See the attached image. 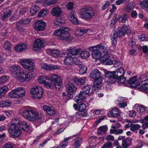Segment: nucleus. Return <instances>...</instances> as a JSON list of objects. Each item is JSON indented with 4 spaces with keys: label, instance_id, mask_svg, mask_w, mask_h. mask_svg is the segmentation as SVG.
<instances>
[{
    "label": "nucleus",
    "instance_id": "nucleus-1",
    "mask_svg": "<svg viewBox=\"0 0 148 148\" xmlns=\"http://www.w3.org/2000/svg\"><path fill=\"white\" fill-rule=\"evenodd\" d=\"M49 80L51 81L50 83L47 82L45 86L47 88L51 89L55 88L59 90L62 85V82L60 77L57 74H50L48 75Z\"/></svg>",
    "mask_w": 148,
    "mask_h": 148
},
{
    "label": "nucleus",
    "instance_id": "nucleus-2",
    "mask_svg": "<svg viewBox=\"0 0 148 148\" xmlns=\"http://www.w3.org/2000/svg\"><path fill=\"white\" fill-rule=\"evenodd\" d=\"M69 29L67 27H62L55 31L53 33L54 35L58 36L61 40L69 42L73 39V37L68 32Z\"/></svg>",
    "mask_w": 148,
    "mask_h": 148
},
{
    "label": "nucleus",
    "instance_id": "nucleus-3",
    "mask_svg": "<svg viewBox=\"0 0 148 148\" xmlns=\"http://www.w3.org/2000/svg\"><path fill=\"white\" fill-rule=\"evenodd\" d=\"M23 115L26 119L31 121L40 119L42 117L41 113L39 114L33 110L27 109L24 110Z\"/></svg>",
    "mask_w": 148,
    "mask_h": 148
},
{
    "label": "nucleus",
    "instance_id": "nucleus-4",
    "mask_svg": "<svg viewBox=\"0 0 148 148\" xmlns=\"http://www.w3.org/2000/svg\"><path fill=\"white\" fill-rule=\"evenodd\" d=\"M81 15L86 20H90L95 15V11L92 8L88 6L85 7L81 10Z\"/></svg>",
    "mask_w": 148,
    "mask_h": 148
},
{
    "label": "nucleus",
    "instance_id": "nucleus-5",
    "mask_svg": "<svg viewBox=\"0 0 148 148\" xmlns=\"http://www.w3.org/2000/svg\"><path fill=\"white\" fill-rule=\"evenodd\" d=\"M20 63L23 67L30 72H33L35 69V64L30 59L26 58L21 60Z\"/></svg>",
    "mask_w": 148,
    "mask_h": 148
},
{
    "label": "nucleus",
    "instance_id": "nucleus-6",
    "mask_svg": "<svg viewBox=\"0 0 148 148\" xmlns=\"http://www.w3.org/2000/svg\"><path fill=\"white\" fill-rule=\"evenodd\" d=\"M90 76L91 78L95 79L94 85L95 86L101 84L102 79L101 77V73L97 69H95L92 71L90 73Z\"/></svg>",
    "mask_w": 148,
    "mask_h": 148
},
{
    "label": "nucleus",
    "instance_id": "nucleus-7",
    "mask_svg": "<svg viewBox=\"0 0 148 148\" xmlns=\"http://www.w3.org/2000/svg\"><path fill=\"white\" fill-rule=\"evenodd\" d=\"M18 74V76H15V78L21 82L29 81L32 77V75L26 71H22Z\"/></svg>",
    "mask_w": 148,
    "mask_h": 148
},
{
    "label": "nucleus",
    "instance_id": "nucleus-8",
    "mask_svg": "<svg viewBox=\"0 0 148 148\" xmlns=\"http://www.w3.org/2000/svg\"><path fill=\"white\" fill-rule=\"evenodd\" d=\"M42 89L40 87L35 86L32 88L30 92L32 96L36 99H40L42 96Z\"/></svg>",
    "mask_w": 148,
    "mask_h": 148
},
{
    "label": "nucleus",
    "instance_id": "nucleus-9",
    "mask_svg": "<svg viewBox=\"0 0 148 148\" xmlns=\"http://www.w3.org/2000/svg\"><path fill=\"white\" fill-rule=\"evenodd\" d=\"M46 26V23L42 20L36 21L33 25L34 29L37 31H41L44 30Z\"/></svg>",
    "mask_w": 148,
    "mask_h": 148
},
{
    "label": "nucleus",
    "instance_id": "nucleus-10",
    "mask_svg": "<svg viewBox=\"0 0 148 148\" xmlns=\"http://www.w3.org/2000/svg\"><path fill=\"white\" fill-rule=\"evenodd\" d=\"M66 89L68 95H72L74 94L77 89L73 81L68 83L66 85Z\"/></svg>",
    "mask_w": 148,
    "mask_h": 148
},
{
    "label": "nucleus",
    "instance_id": "nucleus-11",
    "mask_svg": "<svg viewBox=\"0 0 148 148\" xmlns=\"http://www.w3.org/2000/svg\"><path fill=\"white\" fill-rule=\"evenodd\" d=\"M103 71L105 73V76L108 78V82L109 83L111 84L116 82L114 72L108 71L104 69H103Z\"/></svg>",
    "mask_w": 148,
    "mask_h": 148
},
{
    "label": "nucleus",
    "instance_id": "nucleus-12",
    "mask_svg": "<svg viewBox=\"0 0 148 148\" xmlns=\"http://www.w3.org/2000/svg\"><path fill=\"white\" fill-rule=\"evenodd\" d=\"M8 131L11 135L16 138L19 137L22 133L21 130L18 127H10Z\"/></svg>",
    "mask_w": 148,
    "mask_h": 148
},
{
    "label": "nucleus",
    "instance_id": "nucleus-13",
    "mask_svg": "<svg viewBox=\"0 0 148 148\" xmlns=\"http://www.w3.org/2000/svg\"><path fill=\"white\" fill-rule=\"evenodd\" d=\"M22 69L21 66L18 65H13L10 68V71L12 75L15 78L16 75L18 76V74L20 73V72H21V71L22 70Z\"/></svg>",
    "mask_w": 148,
    "mask_h": 148
},
{
    "label": "nucleus",
    "instance_id": "nucleus-14",
    "mask_svg": "<svg viewBox=\"0 0 148 148\" xmlns=\"http://www.w3.org/2000/svg\"><path fill=\"white\" fill-rule=\"evenodd\" d=\"M81 52V49L75 47H71L66 51L67 54H71L72 55H78Z\"/></svg>",
    "mask_w": 148,
    "mask_h": 148
},
{
    "label": "nucleus",
    "instance_id": "nucleus-15",
    "mask_svg": "<svg viewBox=\"0 0 148 148\" xmlns=\"http://www.w3.org/2000/svg\"><path fill=\"white\" fill-rule=\"evenodd\" d=\"M100 60L101 62L105 65H110L113 64V61L110 59V56L107 53L102 56L100 58Z\"/></svg>",
    "mask_w": 148,
    "mask_h": 148
},
{
    "label": "nucleus",
    "instance_id": "nucleus-16",
    "mask_svg": "<svg viewBox=\"0 0 148 148\" xmlns=\"http://www.w3.org/2000/svg\"><path fill=\"white\" fill-rule=\"evenodd\" d=\"M41 66L42 69L49 71L58 70L60 68L59 65H49L45 63H42Z\"/></svg>",
    "mask_w": 148,
    "mask_h": 148
},
{
    "label": "nucleus",
    "instance_id": "nucleus-17",
    "mask_svg": "<svg viewBox=\"0 0 148 148\" xmlns=\"http://www.w3.org/2000/svg\"><path fill=\"white\" fill-rule=\"evenodd\" d=\"M44 45V41L40 39H38L34 42L33 50L36 51L40 50Z\"/></svg>",
    "mask_w": 148,
    "mask_h": 148
},
{
    "label": "nucleus",
    "instance_id": "nucleus-18",
    "mask_svg": "<svg viewBox=\"0 0 148 148\" xmlns=\"http://www.w3.org/2000/svg\"><path fill=\"white\" fill-rule=\"evenodd\" d=\"M43 109L47 114L51 116H53L56 114V111L52 107L44 105L43 106Z\"/></svg>",
    "mask_w": 148,
    "mask_h": 148
},
{
    "label": "nucleus",
    "instance_id": "nucleus-19",
    "mask_svg": "<svg viewBox=\"0 0 148 148\" xmlns=\"http://www.w3.org/2000/svg\"><path fill=\"white\" fill-rule=\"evenodd\" d=\"M68 55L64 57V63L66 65H71L74 62V58L71 56Z\"/></svg>",
    "mask_w": 148,
    "mask_h": 148
},
{
    "label": "nucleus",
    "instance_id": "nucleus-20",
    "mask_svg": "<svg viewBox=\"0 0 148 148\" xmlns=\"http://www.w3.org/2000/svg\"><path fill=\"white\" fill-rule=\"evenodd\" d=\"M121 113L119 109L117 107L113 108L110 112V116L112 118H116L119 116Z\"/></svg>",
    "mask_w": 148,
    "mask_h": 148
},
{
    "label": "nucleus",
    "instance_id": "nucleus-21",
    "mask_svg": "<svg viewBox=\"0 0 148 148\" xmlns=\"http://www.w3.org/2000/svg\"><path fill=\"white\" fill-rule=\"evenodd\" d=\"M115 74L114 78L115 80L119 79V78L123 76L125 72L123 68H120L117 69L116 71H114Z\"/></svg>",
    "mask_w": 148,
    "mask_h": 148
},
{
    "label": "nucleus",
    "instance_id": "nucleus-22",
    "mask_svg": "<svg viewBox=\"0 0 148 148\" xmlns=\"http://www.w3.org/2000/svg\"><path fill=\"white\" fill-rule=\"evenodd\" d=\"M31 22L30 19L23 18L21 19L17 23L16 26L17 28L19 29L21 27V25H27L29 24Z\"/></svg>",
    "mask_w": 148,
    "mask_h": 148
},
{
    "label": "nucleus",
    "instance_id": "nucleus-23",
    "mask_svg": "<svg viewBox=\"0 0 148 148\" xmlns=\"http://www.w3.org/2000/svg\"><path fill=\"white\" fill-rule=\"evenodd\" d=\"M132 138L130 137L123 140L122 143L123 148H128V147L132 144Z\"/></svg>",
    "mask_w": 148,
    "mask_h": 148
},
{
    "label": "nucleus",
    "instance_id": "nucleus-24",
    "mask_svg": "<svg viewBox=\"0 0 148 148\" xmlns=\"http://www.w3.org/2000/svg\"><path fill=\"white\" fill-rule=\"evenodd\" d=\"M125 34L123 26L120 29H118L117 31H115L113 34L114 36L117 38L123 36Z\"/></svg>",
    "mask_w": 148,
    "mask_h": 148
},
{
    "label": "nucleus",
    "instance_id": "nucleus-25",
    "mask_svg": "<svg viewBox=\"0 0 148 148\" xmlns=\"http://www.w3.org/2000/svg\"><path fill=\"white\" fill-rule=\"evenodd\" d=\"M62 11L61 9L58 7L53 8L51 11V14L54 16L56 17L60 16L62 13Z\"/></svg>",
    "mask_w": 148,
    "mask_h": 148
},
{
    "label": "nucleus",
    "instance_id": "nucleus-26",
    "mask_svg": "<svg viewBox=\"0 0 148 148\" xmlns=\"http://www.w3.org/2000/svg\"><path fill=\"white\" fill-rule=\"evenodd\" d=\"M127 81L128 84L132 85L131 86L132 87L136 88L138 85V83H137L136 76H134Z\"/></svg>",
    "mask_w": 148,
    "mask_h": 148
},
{
    "label": "nucleus",
    "instance_id": "nucleus-27",
    "mask_svg": "<svg viewBox=\"0 0 148 148\" xmlns=\"http://www.w3.org/2000/svg\"><path fill=\"white\" fill-rule=\"evenodd\" d=\"M86 97L84 94L82 93V91H81L78 96H75L74 98V100L77 103H79L85 99Z\"/></svg>",
    "mask_w": 148,
    "mask_h": 148
},
{
    "label": "nucleus",
    "instance_id": "nucleus-28",
    "mask_svg": "<svg viewBox=\"0 0 148 148\" xmlns=\"http://www.w3.org/2000/svg\"><path fill=\"white\" fill-rule=\"evenodd\" d=\"M27 48V46L25 44H19L15 47V51L16 52H21L23 51H25Z\"/></svg>",
    "mask_w": 148,
    "mask_h": 148
},
{
    "label": "nucleus",
    "instance_id": "nucleus-29",
    "mask_svg": "<svg viewBox=\"0 0 148 148\" xmlns=\"http://www.w3.org/2000/svg\"><path fill=\"white\" fill-rule=\"evenodd\" d=\"M85 81L86 77H83L80 78H75L73 81L77 85L79 86H81L85 83Z\"/></svg>",
    "mask_w": 148,
    "mask_h": 148
},
{
    "label": "nucleus",
    "instance_id": "nucleus-30",
    "mask_svg": "<svg viewBox=\"0 0 148 148\" xmlns=\"http://www.w3.org/2000/svg\"><path fill=\"white\" fill-rule=\"evenodd\" d=\"M17 98L23 97L25 94V91L22 87H19L16 89Z\"/></svg>",
    "mask_w": 148,
    "mask_h": 148
},
{
    "label": "nucleus",
    "instance_id": "nucleus-31",
    "mask_svg": "<svg viewBox=\"0 0 148 148\" xmlns=\"http://www.w3.org/2000/svg\"><path fill=\"white\" fill-rule=\"evenodd\" d=\"M91 87L90 85L86 84L82 88V93L84 96L89 94L91 90Z\"/></svg>",
    "mask_w": 148,
    "mask_h": 148
},
{
    "label": "nucleus",
    "instance_id": "nucleus-32",
    "mask_svg": "<svg viewBox=\"0 0 148 148\" xmlns=\"http://www.w3.org/2000/svg\"><path fill=\"white\" fill-rule=\"evenodd\" d=\"M11 13L12 11L10 10L5 11L1 15V19L3 21H6L7 18L10 16Z\"/></svg>",
    "mask_w": 148,
    "mask_h": 148
},
{
    "label": "nucleus",
    "instance_id": "nucleus-33",
    "mask_svg": "<svg viewBox=\"0 0 148 148\" xmlns=\"http://www.w3.org/2000/svg\"><path fill=\"white\" fill-rule=\"evenodd\" d=\"M95 48L98 49L100 50H104L103 51V52H104L106 50V47L104 46H103L101 44L90 47L89 48V49L90 51H92L94 50V49Z\"/></svg>",
    "mask_w": 148,
    "mask_h": 148
},
{
    "label": "nucleus",
    "instance_id": "nucleus-34",
    "mask_svg": "<svg viewBox=\"0 0 148 148\" xmlns=\"http://www.w3.org/2000/svg\"><path fill=\"white\" fill-rule=\"evenodd\" d=\"M19 127L25 131H27L29 129V126L26 123L23 121H21L19 126Z\"/></svg>",
    "mask_w": 148,
    "mask_h": 148
},
{
    "label": "nucleus",
    "instance_id": "nucleus-35",
    "mask_svg": "<svg viewBox=\"0 0 148 148\" xmlns=\"http://www.w3.org/2000/svg\"><path fill=\"white\" fill-rule=\"evenodd\" d=\"M108 128L106 126L99 127L97 129V134L99 135H103L106 133Z\"/></svg>",
    "mask_w": 148,
    "mask_h": 148
},
{
    "label": "nucleus",
    "instance_id": "nucleus-36",
    "mask_svg": "<svg viewBox=\"0 0 148 148\" xmlns=\"http://www.w3.org/2000/svg\"><path fill=\"white\" fill-rule=\"evenodd\" d=\"M92 58L95 59H97L100 57L101 56V52L96 48L94 49V50L92 51Z\"/></svg>",
    "mask_w": 148,
    "mask_h": 148
},
{
    "label": "nucleus",
    "instance_id": "nucleus-37",
    "mask_svg": "<svg viewBox=\"0 0 148 148\" xmlns=\"http://www.w3.org/2000/svg\"><path fill=\"white\" fill-rule=\"evenodd\" d=\"M21 121L18 119H12L11 122L10 127H18L19 126Z\"/></svg>",
    "mask_w": 148,
    "mask_h": 148
},
{
    "label": "nucleus",
    "instance_id": "nucleus-38",
    "mask_svg": "<svg viewBox=\"0 0 148 148\" xmlns=\"http://www.w3.org/2000/svg\"><path fill=\"white\" fill-rule=\"evenodd\" d=\"M8 89L9 88L7 86H3L0 88V98L4 95Z\"/></svg>",
    "mask_w": 148,
    "mask_h": 148
},
{
    "label": "nucleus",
    "instance_id": "nucleus-39",
    "mask_svg": "<svg viewBox=\"0 0 148 148\" xmlns=\"http://www.w3.org/2000/svg\"><path fill=\"white\" fill-rule=\"evenodd\" d=\"M69 18L71 22L73 24L75 25L79 24V22L77 18L73 14L71 13L69 16Z\"/></svg>",
    "mask_w": 148,
    "mask_h": 148
},
{
    "label": "nucleus",
    "instance_id": "nucleus-40",
    "mask_svg": "<svg viewBox=\"0 0 148 148\" xmlns=\"http://www.w3.org/2000/svg\"><path fill=\"white\" fill-rule=\"evenodd\" d=\"M128 45L129 46L132 48H138L137 45H136V40L133 38H131L129 39Z\"/></svg>",
    "mask_w": 148,
    "mask_h": 148
},
{
    "label": "nucleus",
    "instance_id": "nucleus-41",
    "mask_svg": "<svg viewBox=\"0 0 148 148\" xmlns=\"http://www.w3.org/2000/svg\"><path fill=\"white\" fill-rule=\"evenodd\" d=\"M46 80H49L48 76H41L39 77L38 79V81L39 83L41 84H44L45 85V84L47 83H46L45 82Z\"/></svg>",
    "mask_w": 148,
    "mask_h": 148
},
{
    "label": "nucleus",
    "instance_id": "nucleus-42",
    "mask_svg": "<svg viewBox=\"0 0 148 148\" xmlns=\"http://www.w3.org/2000/svg\"><path fill=\"white\" fill-rule=\"evenodd\" d=\"M148 83L145 82L139 87V90L145 93L148 91Z\"/></svg>",
    "mask_w": 148,
    "mask_h": 148
},
{
    "label": "nucleus",
    "instance_id": "nucleus-43",
    "mask_svg": "<svg viewBox=\"0 0 148 148\" xmlns=\"http://www.w3.org/2000/svg\"><path fill=\"white\" fill-rule=\"evenodd\" d=\"M135 5L133 3H128L126 7L125 11L126 12L129 13L132 10L135 8Z\"/></svg>",
    "mask_w": 148,
    "mask_h": 148
},
{
    "label": "nucleus",
    "instance_id": "nucleus-44",
    "mask_svg": "<svg viewBox=\"0 0 148 148\" xmlns=\"http://www.w3.org/2000/svg\"><path fill=\"white\" fill-rule=\"evenodd\" d=\"M89 31L88 29H78L75 31L76 34L78 36L79 35L81 36L83 34L87 33Z\"/></svg>",
    "mask_w": 148,
    "mask_h": 148
},
{
    "label": "nucleus",
    "instance_id": "nucleus-45",
    "mask_svg": "<svg viewBox=\"0 0 148 148\" xmlns=\"http://www.w3.org/2000/svg\"><path fill=\"white\" fill-rule=\"evenodd\" d=\"M39 10L38 7L35 5L33 6L31 8L30 12L32 16L35 15Z\"/></svg>",
    "mask_w": 148,
    "mask_h": 148
},
{
    "label": "nucleus",
    "instance_id": "nucleus-46",
    "mask_svg": "<svg viewBox=\"0 0 148 148\" xmlns=\"http://www.w3.org/2000/svg\"><path fill=\"white\" fill-rule=\"evenodd\" d=\"M82 139L81 138H77L75 139L73 146L76 148H79L81 145Z\"/></svg>",
    "mask_w": 148,
    "mask_h": 148
},
{
    "label": "nucleus",
    "instance_id": "nucleus-47",
    "mask_svg": "<svg viewBox=\"0 0 148 148\" xmlns=\"http://www.w3.org/2000/svg\"><path fill=\"white\" fill-rule=\"evenodd\" d=\"M11 104V103L10 101L4 100L0 102V106L1 107H8L10 106Z\"/></svg>",
    "mask_w": 148,
    "mask_h": 148
},
{
    "label": "nucleus",
    "instance_id": "nucleus-48",
    "mask_svg": "<svg viewBox=\"0 0 148 148\" xmlns=\"http://www.w3.org/2000/svg\"><path fill=\"white\" fill-rule=\"evenodd\" d=\"M48 14V12L47 9H42L38 13V17H44L47 15Z\"/></svg>",
    "mask_w": 148,
    "mask_h": 148
},
{
    "label": "nucleus",
    "instance_id": "nucleus-49",
    "mask_svg": "<svg viewBox=\"0 0 148 148\" xmlns=\"http://www.w3.org/2000/svg\"><path fill=\"white\" fill-rule=\"evenodd\" d=\"M81 57L84 59H86L87 57L89 56L90 54L88 52L86 51H82L80 52L79 54Z\"/></svg>",
    "mask_w": 148,
    "mask_h": 148
},
{
    "label": "nucleus",
    "instance_id": "nucleus-50",
    "mask_svg": "<svg viewBox=\"0 0 148 148\" xmlns=\"http://www.w3.org/2000/svg\"><path fill=\"white\" fill-rule=\"evenodd\" d=\"M140 7L144 9H148V1L145 0L143 1L140 4Z\"/></svg>",
    "mask_w": 148,
    "mask_h": 148
},
{
    "label": "nucleus",
    "instance_id": "nucleus-51",
    "mask_svg": "<svg viewBox=\"0 0 148 148\" xmlns=\"http://www.w3.org/2000/svg\"><path fill=\"white\" fill-rule=\"evenodd\" d=\"M57 2V0H46L44 2V4L45 6H46L56 4Z\"/></svg>",
    "mask_w": 148,
    "mask_h": 148
},
{
    "label": "nucleus",
    "instance_id": "nucleus-52",
    "mask_svg": "<svg viewBox=\"0 0 148 148\" xmlns=\"http://www.w3.org/2000/svg\"><path fill=\"white\" fill-rule=\"evenodd\" d=\"M8 95L9 96L10 98L14 99H17L15 89H14L10 92L9 93Z\"/></svg>",
    "mask_w": 148,
    "mask_h": 148
},
{
    "label": "nucleus",
    "instance_id": "nucleus-53",
    "mask_svg": "<svg viewBox=\"0 0 148 148\" xmlns=\"http://www.w3.org/2000/svg\"><path fill=\"white\" fill-rule=\"evenodd\" d=\"M79 68V71L81 75H83L86 73L87 70V67L83 64L82 66H80Z\"/></svg>",
    "mask_w": 148,
    "mask_h": 148
},
{
    "label": "nucleus",
    "instance_id": "nucleus-54",
    "mask_svg": "<svg viewBox=\"0 0 148 148\" xmlns=\"http://www.w3.org/2000/svg\"><path fill=\"white\" fill-rule=\"evenodd\" d=\"M87 114L86 113H82L81 111H79L76 113L75 116L77 118L79 119L82 116H86Z\"/></svg>",
    "mask_w": 148,
    "mask_h": 148
},
{
    "label": "nucleus",
    "instance_id": "nucleus-55",
    "mask_svg": "<svg viewBox=\"0 0 148 148\" xmlns=\"http://www.w3.org/2000/svg\"><path fill=\"white\" fill-rule=\"evenodd\" d=\"M50 54L53 57L57 58L59 56L60 52L58 50H54L50 51Z\"/></svg>",
    "mask_w": 148,
    "mask_h": 148
},
{
    "label": "nucleus",
    "instance_id": "nucleus-56",
    "mask_svg": "<svg viewBox=\"0 0 148 148\" xmlns=\"http://www.w3.org/2000/svg\"><path fill=\"white\" fill-rule=\"evenodd\" d=\"M127 20V18L125 15L123 14L121 16H118V21L121 23L125 22Z\"/></svg>",
    "mask_w": 148,
    "mask_h": 148
},
{
    "label": "nucleus",
    "instance_id": "nucleus-57",
    "mask_svg": "<svg viewBox=\"0 0 148 148\" xmlns=\"http://www.w3.org/2000/svg\"><path fill=\"white\" fill-rule=\"evenodd\" d=\"M87 106L85 104L82 103L79 105V111L82 112L85 111L87 109Z\"/></svg>",
    "mask_w": 148,
    "mask_h": 148
},
{
    "label": "nucleus",
    "instance_id": "nucleus-58",
    "mask_svg": "<svg viewBox=\"0 0 148 148\" xmlns=\"http://www.w3.org/2000/svg\"><path fill=\"white\" fill-rule=\"evenodd\" d=\"M8 81V79L5 76H3L0 78V85H1Z\"/></svg>",
    "mask_w": 148,
    "mask_h": 148
},
{
    "label": "nucleus",
    "instance_id": "nucleus-59",
    "mask_svg": "<svg viewBox=\"0 0 148 148\" xmlns=\"http://www.w3.org/2000/svg\"><path fill=\"white\" fill-rule=\"evenodd\" d=\"M101 148H113L112 142H109L104 144Z\"/></svg>",
    "mask_w": 148,
    "mask_h": 148
},
{
    "label": "nucleus",
    "instance_id": "nucleus-60",
    "mask_svg": "<svg viewBox=\"0 0 148 148\" xmlns=\"http://www.w3.org/2000/svg\"><path fill=\"white\" fill-rule=\"evenodd\" d=\"M139 129V125L138 124H135L132 126L130 130L134 132H135L136 133H137V131Z\"/></svg>",
    "mask_w": 148,
    "mask_h": 148
},
{
    "label": "nucleus",
    "instance_id": "nucleus-61",
    "mask_svg": "<svg viewBox=\"0 0 148 148\" xmlns=\"http://www.w3.org/2000/svg\"><path fill=\"white\" fill-rule=\"evenodd\" d=\"M11 44L9 42L6 41L4 42V47L5 49L9 50L11 49Z\"/></svg>",
    "mask_w": 148,
    "mask_h": 148
},
{
    "label": "nucleus",
    "instance_id": "nucleus-62",
    "mask_svg": "<svg viewBox=\"0 0 148 148\" xmlns=\"http://www.w3.org/2000/svg\"><path fill=\"white\" fill-rule=\"evenodd\" d=\"M110 131L112 133H114L116 134H120L123 132V130L121 129H114L112 131L111 130Z\"/></svg>",
    "mask_w": 148,
    "mask_h": 148
},
{
    "label": "nucleus",
    "instance_id": "nucleus-63",
    "mask_svg": "<svg viewBox=\"0 0 148 148\" xmlns=\"http://www.w3.org/2000/svg\"><path fill=\"white\" fill-rule=\"evenodd\" d=\"M97 140V138L95 136L90 137L88 139V142L90 144H94Z\"/></svg>",
    "mask_w": 148,
    "mask_h": 148
},
{
    "label": "nucleus",
    "instance_id": "nucleus-64",
    "mask_svg": "<svg viewBox=\"0 0 148 148\" xmlns=\"http://www.w3.org/2000/svg\"><path fill=\"white\" fill-rule=\"evenodd\" d=\"M68 144V142L66 141L64 139L61 143L59 147L60 148H65Z\"/></svg>",
    "mask_w": 148,
    "mask_h": 148
}]
</instances>
